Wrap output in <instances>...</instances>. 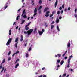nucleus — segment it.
<instances>
[{
    "mask_svg": "<svg viewBox=\"0 0 77 77\" xmlns=\"http://www.w3.org/2000/svg\"><path fill=\"white\" fill-rule=\"evenodd\" d=\"M25 12H26V10L24 9L23 10L22 12V14L21 15L22 16H23V15H24V14H25Z\"/></svg>",
    "mask_w": 77,
    "mask_h": 77,
    "instance_id": "8",
    "label": "nucleus"
},
{
    "mask_svg": "<svg viewBox=\"0 0 77 77\" xmlns=\"http://www.w3.org/2000/svg\"><path fill=\"white\" fill-rule=\"evenodd\" d=\"M59 22V19H58L56 20V23H58Z\"/></svg>",
    "mask_w": 77,
    "mask_h": 77,
    "instance_id": "26",
    "label": "nucleus"
},
{
    "mask_svg": "<svg viewBox=\"0 0 77 77\" xmlns=\"http://www.w3.org/2000/svg\"><path fill=\"white\" fill-rule=\"evenodd\" d=\"M27 42H26L25 43V44L24 45H25V47H26L27 46Z\"/></svg>",
    "mask_w": 77,
    "mask_h": 77,
    "instance_id": "55",
    "label": "nucleus"
},
{
    "mask_svg": "<svg viewBox=\"0 0 77 77\" xmlns=\"http://www.w3.org/2000/svg\"><path fill=\"white\" fill-rule=\"evenodd\" d=\"M60 59L57 60V62L58 63H59L60 62Z\"/></svg>",
    "mask_w": 77,
    "mask_h": 77,
    "instance_id": "40",
    "label": "nucleus"
},
{
    "mask_svg": "<svg viewBox=\"0 0 77 77\" xmlns=\"http://www.w3.org/2000/svg\"><path fill=\"white\" fill-rule=\"evenodd\" d=\"M11 34H12V33L11 32V29H10L9 30V35H11Z\"/></svg>",
    "mask_w": 77,
    "mask_h": 77,
    "instance_id": "12",
    "label": "nucleus"
},
{
    "mask_svg": "<svg viewBox=\"0 0 77 77\" xmlns=\"http://www.w3.org/2000/svg\"><path fill=\"white\" fill-rule=\"evenodd\" d=\"M18 42H17V43H16L15 45V47H16L17 48H18V47H17V44H18Z\"/></svg>",
    "mask_w": 77,
    "mask_h": 77,
    "instance_id": "14",
    "label": "nucleus"
},
{
    "mask_svg": "<svg viewBox=\"0 0 77 77\" xmlns=\"http://www.w3.org/2000/svg\"><path fill=\"white\" fill-rule=\"evenodd\" d=\"M57 14L58 15H59V14H60V11H57Z\"/></svg>",
    "mask_w": 77,
    "mask_h": 77,
    "instance_id": "38",
    "label": "nucleus"
},
{
    "mask_svg": "<svg viewBox=\"0 0 77 77\" xmlns=\"http://www.w3.org/2000/svg\"><path fill=\"white\" fill-rule=\"evenodd\" d=\"M6 69H5L4 70V72L5 73V72H6Z\"/></svg>",
    "mask_w": 77,
    "mask_h": 77,
    "instance_id": "46",
    "label": "nucleus"
},
{
    "mask_svg": "<svg viewBox=\"0 0 77 77\" xmlns=\"http://www.w3.org/2000/svg\"><path fill=\"white\" fill-rule=\"evenodd\" d=\"M19 66V64L17 63L15 67V68H17V67Z\"/></svg>",
    "mask_w": 77,
    "mask_h": 77,
    "instance_id": "15",
    "label": "nucleus"
},
{
    "mask_svg": "<svg viewBox=\"0 0 77 77\" xmlns=\"http://www.w3.org/2000/svg\"><path fill=\"white\" fill-rule=\"evenodd\" d=\"M66 75V73L64 74L63 75L62 77H65Z\"/></svg>",
    "mask_w": 77,
    "mask_h": 77,
    "instance_id": "28",
    "label": "nucleus"
},
{
    "mask_svg": "<svg viewBox=\"0 0 77 77\" xmlns=\"http://www.w3.org/2000/svg\"><path fill=\"white\" fill-rule=\"evenodd\" d=\"M18 26H17L16 28V30H17V29H18Z\"/></svg>",
    "mask_w": 77,
    "mask_h": 77,
    "instance_id": "56",
    "label": "nucleus"
},
{
    "mask_svg": "<svg viewBox=\"0 0 77 77\" xmlns=\"http://www.w3.org/2000/svg\"><path fill=\"white\" fill-rule=\"evenodd\" d=\"M21 38L20 40V41H23V36L22 35H21Z\"/></svg>",
    "mask_w": 77,
    "mask_h": 77,
    "instance_id": "9",
    "label": "nucleus"
},
{
    "mask_svg": "<svg viewBox=\"0 0 77 77\" xmlns=\"http://www.w3.org/2000/svg\"><path fill=\"white\" fill-rule=\"evenodd\" d=\"M43 77H47V75H45L43 76Z\"/></svg>",
    "mask_w": 77,
    "mask_h": 77,
    "instance_id": "64",
    "label": "nucleus"
},
{
    "mask_svg": "<svg viewBox=\"0 0 77 77\" xmlns=\"http://www.w3.org/2000/svg\"><path fill=\"white\" fill-rule=\"evenodd\" d=\"M57 56H58V57H61V54H57Z\"/></svg>",
    "mask_w": 77,
    "mask_h": 77,
    "instance_id": "24",
    "label": "nucleus"
},
{
    "mask_svg": "<svg viewBox=\"0 0 77 77\" xmlns=\"http://www.w3.org/2000/svg\"><path fill=\"white\" fill-rule=\"evenodd\" d=\"M15 54H15V53L14 54H13L12 55V56H15Z\"/></svg>",
    "mask_w": 77,
    "mask_h": 77,
    "instance_id": "57",
    "label": "nucleus"
},
{
    "mask_svg": "<svg viewBox=\"0 0 77 77\" xmlns=\"http://www.w3.org/2000/svg\"><path fill=\"white\" fill-rule=\"evenodd\" d=\"M43 2V1L42 0H39V4H40V5H41V4H42V3Z\"/></svg>",
    "mask_w": 77,
    "mask_h": 77,
    "instance_id": "10",
    "label": "nucleus"
},
{
    "mask_svg": "<svg viewBox=\"0 0 77 77\" xmlns=\"http://www.w3.org/2000/svg\"><path fill=\"white\" fill-rule=\"evenodd\" d=\"M32 50V48L31 47H30L29 48V49H28V51H30V50Z\"/></svg>",
    "mask_w": 77,
    "mask_h": 77,
    "instance_id": "35",
    "label": "nucleus"
},
{
    "mask_svg": "<svg viewBox=\"0 0 77 77\" xmlns=\"http://www.w3.org/2000/svg\"><path fill=\"white\" fill-rule=\"evenodd\" d=\"M56 10H55L54 11H53L52 12V14H55V13H56Z\"/></svg>",
    "mask_w": 77,
    "mask_h": 77,
    "instance_id": "29",
    "label": "nucleus"
},
{
    "mask_svg": "<svg viewBox=\"0 0 77 77\" xmlns=\"http://www.w3.org/2000/svg\"><path fill=\"white\" fill-rule=\"evenodd\" d=\"M11 53V51H10L8 54V55H10Z\"/></svg>",
    "mask_w": 77,
    "mask_h": 77,
    "instance_id": "36",
    "label": "nucleus"
},
{
    "mask_svg": "<svg viewBox=\"0 0 77 77\" xmlns=\"http://www.w3.org/2000/svg\"><path fill=\"white\" fill-rule=\"evenodd\" d=\"M75 18H77V15L76 14H75Z\"/></svg>",
    "mask_w": 77,
    "mask_h": 77,
    "instance_id": "47",
    "label": "nucleus"
},
{
    "mask_svg": "<svg viewBox=\"0 0 77 77\" xmlns=\"http://www.w3.org/2000/svg\"><path fill=\"white\" fill-rule=\"evenodd\" d=\"M37 15V13H34V14L33 16L34 17H35V15Z\"/></svg>",
    "mask_w": 77,
    "mask_h": 77,
    "instance_id": "32",
    "label": "nucleus"
},
{
    "mask_svg": "<svg viewBox=\"0 0 77 77\" xmlns=\"http://www.w3.org/2000/svg\"><path fill=\"white\" fill-rule=\"evenodd\" d=\"M25 54V56L26 57H29V54H28V53H26Z\"/></svg>",
    "mask_w": 77,
    "mask_h": 77,
    "instance_id": "22",
    "label": "nucleus"
},
{
    "mask_svg": "<svg viewBox=\"0 0 77 77\" xmlns=\"http://www.w3.org/2000/svg\"><path fill=\"white\" fill-rule=\"evenodd\" d=\"M53 14H51L50 15V18H51L52 17H53Z\"/></svg>",
    "mask_w": 77,
    "mask_h": 77,
    "instance_id": "37",
    "label": "nucleus"
},
{
    "mask_svg": "<svg viewBox=\"0 0 77 77\" xmlns=\"http://www.w3.org/2000/svg\"><path fill=\"white\" fill-rule=\"evenodd\" d=\"M20 17V15H18L17 17H16V20H18L19 19V18Z\"/></svg>",
    "mask_w": 77,
    "mask_h": 77,
    "instance_id": "33",
    "label": "nucleus"
},
{
    "mask_svg": "<svg viewBox=\"0 0 77 77\" xmlns=\"http://www.w3.org/2000/svg\"><path fill=\"white\" fill-rule=\"evenodd\" d=\"M63 63H64V61H63V60H62L60 62V64L61 65H63Z\"/></svg>",
    "mask_w": 77,
    "mask_h": 77,
    "instance_id": "19",
    "label": "nucleus"
},
{
    "mask_svg": "<svg viewBox=\"0 0 77 77\" xmlns=\"http://www.w3.org/2000/svg\"><path fill=\"white\" fill-rule=\"evenodd\" d=\"M23 17L24 18H27V16L25 14L23 15Z\"/></svg>",
    "mask_w": 77,
    "mask_h": 77,
    "instance_id": "30",
    "label": "nucleus"
},
{
    "mask_svg": "<svg viewBox=\"0 0 77 77\" xmlns=\"http://www.w3.org/2000/svg\"><path fill=\"white\" fill-rule=\"evenodd\" d=\"M33 31V29H30L29 30H28L27 32H26V31H24V33L25 34H28V35H30L32 32Z\"/></svg>",
    "mask_w": 77,
    "mask_h": 77,
    "instance_id": "1",
    "label": "nucleus"
},
{
    "mask_svg": "<svg viewBox=\"0 0 77 77\" xmlns=\"http://www.w3.org/2000/svg\"><path fill=\"white\" fill-rule=\"evenodd\" d=\"M70 41L69 42L67 43V48L68 47H70Z\"/></svg>",
    "mask_w": 77,
    "mask_h": 77,
    "instance_id": "7",
    "label": "nucleus"
},
{
    "mask_svg": "<svg viewBox=\"0 0 77 77\" xmlns=\"http://www.w3.org/2000/svg\"><path fill=\"white\" fill-rule=\"evenodd\" d=\"M45 17H48V16H49V14H46L45 15Z\"/></svg>",
    "mask_w": 77,
    "mask_h": 77,
    "instance_id": "48",
    "label": "nucleus"
},
{
    "mask_svg": "<svg viewBox=\"0 0 77 77\" xmlns=\"http://www.w3.org/2000/svg\"><path fill=\"white\" fill-rule=\"evenodd\" d=\"M77 9H75V13H76V12H77Z\"/></svg>",
    "mask_w": 77,
    "mask_h": 77,
    "instance_id": "52",
    "label": "nucleus"
},
{
    "mask_svg": "<svg viewBox=\"0 0 77 77\" xmlns=\"http://www.w3.org/2000/svg\"><path fill=\"white\" fill-rule=\"evenodd\" d=\"M57 29L58 30V32L60 31V29H59V26H57Z\"/></svg>",
    "mask_w": 77,
    "mask_h": 77,
    "instance_id": "17",
    "label": "nucleus"
},
{
    "mask_svg": "<svg viewBox=\"0 0 77 77\" xmlns=\"http://www.w3.org/2000/svg\"><path fill=\"white\" fill-rule=\"evenodd\" d=\"M30 24H31V22H29L28 23V25L29 26V25H30Z\"/></svg>",
    "mask_w": 77,
    "mask_h": 77,
    "instance_id": "58",
    "label": "nucleus"
},
{
    "mask_svg": "<svg viewBox=\"0 0 77 77\" xmlns=\"http://www.w3.org/2000/svg\"><path fill=\"white\" fill-rule=\"evenodd\" d=\"M45 27H48V24H47V23H45Z\"/></svg>",
    "mask_w": 77,
    "mask_h": 77,
    "instance_id": "23",
    "label": "nucleus"
},
{
    "mask_svg": "<svg viewBox=\"0 0 77 77\" xmlns=\"http://www.w3.org/2000/svg\"><path fill=\"white\" fill-rule=\"evenodd\" d=\"M28 26H29L28 25H26L25 26V27H27Z\"/></svg>",
    "mask_w": 77,
    "mask_h": 77,
    "instance_id": "62",
    "label": "nucleus"
},
{
    "mask_svg": "<svg viewBox=\"0 0 77 77\" xmlns=\"http://www.w3.org/2000/svg\"><path fill=\"white\" fill-rule=\"evenodd\" d=\"M45 31V30H44V29L42 30L41 32L40 31H38V33L39 35H40V36L42 35V34H43V32H44Z\"/></svg>",
    "mask_w": 77,
    "mask_h": 77,
    "instance_id": "3",
    "label": "nucleus"
},
{
    "mask_svg": "<svg viewBox=\"0 0 77 77\" xmlns=\"http://www.w3.org/2000/svg\"><path fill=\"white\" fill-rule=\"evenodd\" d=\"M68 58V57H65L64 59H66Z\"/></svg>",
    "mask_w": 77,
    "mask_h": 77,
    "instance_id": "61",
    "label": "nucleus"
},
{
    "mask_svg": "<svg viewBox=\"0 0 77 77\" xmlns=\"http://www.w3.org/2000/svg\"><path fill=\"white\" fill-rule=\"evenodd\" d=\"M64 5L63 4L62 6V7L63 8H63H64Z\"/></svg>",
    "mask_w": 77,
    "mask_h": 77,
    "instance_id": "45",
    "label": "nucleus"
},
{
    "mask_svg": "<svg viewBox=\"0 0 77 77\" xmlns=\"http://www.w3.org/2000/svg\"><path fill=\"white\" fill-rule=\"evenodd\" d=\"M2 67H3V65H2V63H1L0 66V69L2 68Z\"/></svg>",
    "mask_w": 77,
    "mask_h": 77,
    "instance_id": "27",
    "label": "nucleus"
},
{
    "mask_svg": "<svg viewBox=\"0 0 77 77\" xmlns=\"http://www.w3.org/2000/svg\"><path fill=\"white\" fill-rule=\"evenodd\" d=\"M60 13L61 14L63 13V10H62L61 11Z\"/></svg>",
    "mask_w": 77,
    "mask_h": 77,
    "instance_id": "60",
    "label": "nucleus"
},
{
    "mask_svg": "<svg viewBox=\"0 0 77 77\" xmlns=\"http://www.w3.org/2000/svg\"><path fill=\"white\" fill-rule=\"evenodd\" d=\"M11 60V58L9 57L8 59V61H9V60Z\"/></svg>",
    "mask_w": 77,
    "mask_h": 77,
    "instance_id": "34",
    "label": "nucleus"
},
{
    "mask_svg": "<svg viewBox=\"0 0 77 77\" xmlns=\"http://www.w3.org/2000/svg\"><path fill=\"white\" fill-rule=\"evenodd\" d=\"M41 8H42V6H40L38 8V11H39V10H40Z\"/></svg>",
    "mask_w": 77,
    "mask_h": 77,
    "instance_id": "31",
    "label": "nucleus"
},
{
    "mask_svg": "<svg viewBox=\"0 0 77 77\" xmlns=\"http://www.w3.org/2000/svg\"><path fill=\"white\" fill-rule=\"evenodd\" d=\"M18 38H17L16 39V40L15 41V42H16V43H17V42H18Z\"/></svg>",
    "mask_w": 77,
    "mask_h": 77,
    "instance_id": "20",
    "label": "nucleus"
},
{
    "mask_svg": "<svg viewBox=\"0 0 77 77\" xmlns=\"http://www.w3.org/2000/svg\"><path fill=\"white\" fill-rule=\"evenodd\" d=\"M49 9V8H48V7H46L45 8V9L44 10V12H45L46 11H47V10Z\"/></svg>",
    "mask_w": 77,
    "mask_h": 77,
    "instance_id": "6",
    "label": "nucleus"
},
{
    "mask_svg": "<svg viewBox=\"0 0 77 77\" xmlns=\"http://www.w3.org/2000/svg\"><path fill=\"white\" fill-rule=\"evenodd\" d=\"M9 74H8L6 75V77H9Z\"/></svg>",
    "mask_w": 77,
    "mask_h": 77,
    "instance_id": "51",
    "label": "nucleus"
},
{
    "mask_svg": "<svg viewBox=\"0 0 77 77\" xmlns=\"http://www.w3.org/2000/svg\"><path fill=\"white\" fill-rule=\"evenodd\" d=\"M57 3H58V1L57 0H56L54 5L55 8H56V6L57 5Z\"/></svg>",
    "mask_w": 77,
    "mask_h": 77,
    "instance_id": "5",
    "label": "nucleus"
},
{
    "mask_svg": "<svg viewBox=\"0 0 77 77\" xmlns=\"http://www.w3.org/2000/svg\"><path fill=\"white\" fill-rule=\"evenodd\" d=\"M62 17L61 16H60L59 17V19L60 20H61L62 18Z\"/></svg>",
    "mask_w": 77,
    "mask_h": 77,
    "instance_id": "49",
    "label": "nucleus"
},
{
    "mask_svg": "<svg viewBox=\"0 0 77 77\" xmlns=\"http://www.w3.org/2000/svg\"><path fill=\"white\" fill-rule=\"evenodd\" d=\"M20 53V52L19 51H16V53H15V54H17V53Z\"/></svg>",
    "mask_w": 77,
    "mask_h": 77,
    "instance_id": "43",
    "label": "nucleus"
},
{
    "mask_svg": "<svg viewBox=\"0 0 77 77\" xmlns=\"http://www.w3.org/2000/svg\"><path fill=\"white\" fill-rule=\"evenodd\" d=\"M54 23H55L54 21H53L52 23H51V24H54Z\"/></svg>",
    "mask_w": 77,
    "mask_h": 77,
    "instance_id": "50",
    "label": "nucleus"
},
{
    "mask_svg": "<svg viewBox=\"0 0 77 77\" xmlns=\"http://www.w3.org/2000/svg\"><path fill=\"white\" fill-rule=\"evenodd\" d=\"M71 9V7H69L68 8V11H69Z\"/></svg>",
    "mask_w": 77,
    "mask_h": 77,
    "instance_id": "41",
    "label": "nucleus"
},
{
    "mask_svg": "<svg viewBox=\"0 0 77 77\" xmlns=\"http://www.w3.org/2000/svg\"><path fill=\"white\" fill-rule=\"evenodd\" d=\"M8 8V5H7V4H5V6L4 7V10L6 9V8Z\"/></svg>",
    "mask_w": 77,
    "mask_h": 77,
    "instance_id": "25",
    "label": "nucleus"
},
{
    "mask_svg": "<svg viewBox=\"0 0 77 77\" xmlns=\"http://www.w3.org/2000/svg\"><path fill=\"white\" fill-rule=\"evenodd\" d=\"M12 38H10L9 39L6 43V45H7V46H8V45H9L11 42V41H12Z\"/></svg>",
    "mask_w": 77,
    "mask_h": 77,
    "instance_id": "2",
    "label": "nucleus"
},
{
    "mask_svg": "<svg viewBox=\"0 0 77 77\" xmlns=\"http://www.w3.org/2000/svg\"><path fill=\"white\" fill-rule=\"evenodd\" d=\"M37 8H35L34 11V13H37Z\"/></svg>",
    "mask_w": 77,
    "mask_h": 77,
    "instance_id": "11",
    "label": "nucleus"
},
{
    "mask_svg": "<svg viewBox=\"0 0 77 77\" xmlns=\"http://www.w3.org/2000/svg\"><path fill=\"white\" fill-rule=\"evenodd\" d=\"M26 30H28L29 29V27H25Z\"/></svg>",
    "mask_w": 77,
    "mask_h": 77,
    "instance_id": "18",
    "label": "nucleus"
},
{
    "mask_svg": "<svg viewBox=\"0 0 77 77\" xmlns=\"http://www.w3.org/2000/svg\"><path fill=\"white\" fill-rule=\"evenodd\" d=\"M69 57L70 58H72V57H73V56H72V55H71Z\"/></svg>",
    "mask_w": 77,
    "mask_h": 77,
    "instance_id": "42",
    "label": "nucleus"
},
{
    "mask_svg": "<svg viewBox=\"0 0 77 77\" xmlns=\"http://www.w3.org/2000/svg\"><path fill=\"white\" fill-rule=\"evenodd\" d=\"M24 22H25V20H22V23H21V24H24Z\"/></svg>",
    "mask_w": 77,
    "mask_h": 77,
    "instance_id": "21",
    "label": "nucleus"
},
{
    "mask_svg": "<svg viewBox=\"0 0 77 77\" xmlns=\"http://www.w3.org/2000/svg\"><path fill=\"white\" fill-rule=\"evenodd\" d=\"M20 11H21V8H20L18 10V12H20Z\"/></svg>",
    "mask_w": 77,
    "mask_h": 77,
    "instance_id": "54",
    "label": "nucleus"
},
{
    "mask_svg": "<svg viewBox=\"0 0 77 77\" xmlns=\"http://www.w3.org/2000/svg\"><path fill=\"white\" fill-rule=\"evenodd\" d=\"M5 69V67H3L2 69V70L1 71V72H2L3 71H4V69Z\"/></svg>",
    "mask_w": 77,
    "mask_h": 77,
    "instance_id": "16",
    "label": "nucleus"
},
{
    "mask_svg": "<svg viewBox=\"0 0 77 77\" xmlns=\"http://www.w3.org/2000/svg\"><path fill=\"white\" fill-rule=\"evenodd\" d=\"M39 14H41V10H40L39 11Z\"/></svg>",
    "mask_w": 77,
    "mask_h": 77,
    "instance_id": "63",
    "label": "nucleus"
},
{
    "mask_svg": "<svg viewBox=\"0 0 77 77\" xmlns=\"http://www.w3.org/2000/svg\"><path fill=\"white\" fill-rule=\"evenodd\" d=\"M5 62V59H4L3 61H2V63H4V62Z\"/></svg>",
    "mask_w": 77,
    "mask_h": 77,
    "instance_id": "44",
    "label": "nucleus"
},
{
    "mask_svg": "<svg viewBox=\"0 0 77 77\" xmlns=\"http://www.w3.org/2000/svg\"><path fill=\"white\" fill-rule=\"evenodd\" d=\"M70 60H71L70 58H69L68 60V64L67 65V68H69L70 67V66L69 65H70Z\"/></svg>",
    "mask_w": 77,
    "mask_h": 77,
    "instance_id": "4",
    "label": "nucleus"
},
{
    "mask_svg": "<svg viewBox=\"0 0 77 77\" xmlns=\"http://www.w3.org/2000/svg\"><path fill=\"white\" fill-rule=\"evenodd\" d=\"M50 11H48L46 12V14H49Z\"/></svg>",
    "mask_w": 77,
    "mask_h": 77,
    "instance_id": "39",
    "label": "nucleus"
},
{
    "mask_svg": "<svg viewBox=\"0 0 77 77\" xmlns=\"http://www.w3.org/2000/svg\"><path fill=\"white\" fill-rule=\"evenodd\" d=\"M42 70H44V69H45V68L43 67L42 69Z\"/></svg>",
    "mask_w": 77,
    "mask_h": 77,
    "instance_id": "53",
    "label": "nucleus"
},
{
    "mask_svg": "<svg viewBox=\"0 0 77 77\" xmlns=\"http://www.w3.org/2000/svg\"><path fill=\"white\" fill-rule=\"evenodd\" d=\"M54 25H52L51 26V30L52 29H53V28H54Z\"/></svg>",
    "mask_w": 77,
    "mask_h": 77,
    "instance_id": "13",
    "label": "nucleus"
},
{
    "mask_svg": "<svg viewBox=\"0 0 77 77\" xmlns=\"http://www.w3.org/2000/svg\"><path fill=\"white\" fill-rule=\"evenodd\" d=\"M59 9L60 10H62V7H60L59 8Z\"/></svg>",
    "mask_w": 77,
    "mask_h": 77,
    "instance_id": "59",
    "label": "nucleus"
}]
</instances>
